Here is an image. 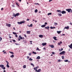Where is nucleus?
Returning <instances> with one entry per match:
<instances>
[{"label": "nucleus", "instance_id": "f257e3e1", "mask_svg": "<svg viewBox=\"0 0 72 72\" xmlns=\"http://www.w3.org/2000/svg\"><path fill=\"white\" fill-rule=\"evenodd\" d=\"M0 67H1L2 69H3L4 70L5 69V67L4 66V65L3 64L0 65Z\"/></svg>", "mask_w": 72, "mask_h": 72}, {"label": "nucleus", "instance_id": "f03ea898", "mask_svg": "<svg viewBox=\"0 0 72 72\" xmlns=\"http://www.w3.org/2000/svg\"><path fill=\"white\" fill-rule=\"evenodd\" d=\"M13 15L15 17H16V16H18L19 15V13H17L15 14L14 13L13 14Z\"/></svg>", "mask_w": 72, "mask_h": 72}, {"label": "nucleus", "instance_id": "7ed1b4c3", "mask_svg": "<svg viewBox=\"0 0 72 72\" xmlns=\"http://www.w3.org/2000/svg\"><path fill=\"white\" fill-rule=\"evenodd\" d=\"M66 10L67 11L68 13H70L71 12L70 11H72V10L71 9H66Z\"/></svg>", "mask_w": 72, "mask_h": 72}, {"label": "nucleus", "instance_id": "20e7f679", "mask_svg": "<svg viewBox=\"0 0 72 72\" xmlns=\"http://www.w3.org/2000/svg\"><path fill=\"white\" fill-rule=\"evenodd\" d=\"M66 53V52L65 51H62L60 53V55H62V54H63L64 55V53Z\"/></svg>", "mask_w": 72, "mask_h": 72}, {"label": "nucleus", "instance_id": "39448f33", "mask_svg": "<svg viewBox=\"0 0 72 72\" xmlns=\"http://www.w3.org/2000/svg\"><path fill=\"white\" fill-rule=\"evenodd\" d=\"M49 46H50L51 48H54V45H49Z\"/></svg>", "mask_w": 72, "mask_h": 72}, {"label": "nucleus", "instance_id": "423d86ee", "mask_svg": "<svg viewBox=\"0 0 72 72\" xmlns=\"http://www.w3.org/2000/svg\"><path fill=\"white\" fill-rule=\"evenodd\" d=\"M6 24V26H8V27H10V26H11V24H7V23Z\"/></svg>", "mask_w": 72, "mask_h": 72}, {"label": "nucleus", "instance_id": "0eeeda50", "mask_svg": "<svg viewBox=\"0 0 72 72\" xmlns=\"http://www.w3.org/2000/svg\"><path fill=\"white\" fill-rule=\"evenodd\" d=\"M61 13L62 14H66V12L65 11H62Z\"/></svg>", "mask_w": 72, "mask_h": 72}, {"label": "nucleus", "instance_id": "6e6552de", "mask_svg": "<svg viewBox=\"0 0 72 72\" xmlns=\"http://www.w3.org/2000/svg\"><path fill=\"white\" fill-rule=\"evenodd\" d=\"M42 46H45L46 45V43H43L42 44Z\"/></svg>", "mask_w": 72, "mask_h": 72}, {"label": "nucleus", "instance_id": "1a4fd4ad", "mask_svg": "<svg viewBox=\"0 0 72 72\" xmlns=\"http://www.w3.org/2000/svg\"><path fill=\"white\" fill-rule=\"evenodd\" d=\"M68 46H69L71 49H72V43L70 45H69Z\"/></svg>", "mask_w": 72, "mask_h": 72}, {"label": "nucleus", "instance_id": "9d476101", "mask_svg": "<svg viewBox=\"0 0 72 72\" xmlns=\"http://www.w3.org/2000/svg\"><path fill=\"white\" fill-rule=\"evenodd\" d=\"M39 68V67L38 66H37V67H36L34 68H33V69H34V70H35V69L37 70V69Z\"/></svg>", "mask_w": 72, "mask_h": 72}, {"label": "nucleus", "instance_id": "9b49d317", "mask_svg": "<svg viewBox=\"0 0 72 72\" xmlns=\"http://www.w3.org/2000/svg\"><path fill=\"white\" fill-rule=\"evenodd\" d=\"M64 29H69V26L65 27L64 28Z\"/></svg>", "mask_w": 72, "mask_h": 72}, {"label": "nucleus", "instance_id": "f8f14e48", "mask_svg": "<svg viewBox=\"0 0 72 72\" xmlns=\"http://www.w3.org/2000/svg\"><path fill=\"white\" fill-rule=\"evenodd\" d=\"M43 35H39V37L40 38H42L43 37Z\"/></svg>", "mask_w": 72, "mask_h": 72}, {"label": "nucleus", "instance_id": "ddd939ff", "mask_svg": "<svg viewBox=\"0 0 72 72\" xmlns=\"http://www.w3.org/2000/svg\"><path fill=\"white\" fill-rule=\"evenodd\" d=\"M41 58L39 56H38L36 58V59H40Z\"/></svg>", "mask_w": 72, "mask_h": 72}, {"label": "nucleus", "instance_id": "4468645a", "mask_svg": "<svg viewBox=\"0 0 72 72\" xmlns=\"http://www.w3.org/2000/svg\"><path fill=\"white\" fill-rule=\"evenodd\" d=\"M45 26H46V25L45 24H44L41 26V27H42V28L45 27Z\"/></svg>", "mask_w": 72, "mask_h": 72}, {"label": "nucleus", "instance_id": "2eb2a0df", "mask_svg": "<svg viewBox=\"0 0 72 72\" xmlns=\"http://www.w3.org/2000/svg\"><path fill=\"white\" fill-rule=\"evenodd\" d=\"M57 12H58L60 13H62V11L61 10H57Z\"/></svg>", "mask_w": 72, "mask_h": 72}, {"label": "nucleus", "instance_id": "dca6fc26", "mask_svg": "<svg viewBox=\"0 0 72 72\" xmlns=\"http://www.w3.org/2000/svg\"><path fill=\"white\" fill-rule=\"evenodd\" d=\"M45 28L46 29H49V28H50V27H49V26H48L47 27H45Z\"/></svg>", "mask_w": 72, "mask_h": 72}, {"label": "nucleus", "instance_id": "f3484780", "mask_svg": "<svg viewBox=\"0 0 72 72\" xmlns=\"http://www.w3.org/2000/svg\"><path fill=\"white\" fill-rule=\"evenodd\" d=\"M56 38H57V37H53V38L55 40H57V39Z\"/></svg>", "mask_w": 72, "mask_h": 72}, {"label": "nucleus", "instance_id": "a211bd4d", "mask_svg": "<svg viewBox=\"0 0 72 72\" xmlns=\"http://www.w3.org/2000/svg\"><path fill=\"white\" fill-rule=\"evenodd\" d=\"M26 33L27 34H30V31H27L26 32Z\"/></svg>", "mask_w": 72, "mask_h": 72}, {"label": "nucleus", "instance_id": "6ab92c4d", "mask_svg": "<svg viewBox=\"0 0 72 72\" xmlns=\"http://www.w3.org/2000/svg\"><path fill=\"white\" fill-rule=\"evenodd\" d=\"M21 24H22V23H25V21H21Z\"/></svg>", "mask_w": 72, "mask_h": 72}, {"label": "nucleus", "instance_id": "aec40b11", "mask_svg": "<svg viewBox=\"0 0 72 72\" xmlns=\"http://www.w3.org/2000/svg\"><path fill=\"white\" fill-rule=\"evenodd\" d=\"M37 50H38V51H40V50H41L39 49V48L38 47H37Z\"/></svg>", "mask_w": 72, "mask_h": 72}, {"label": "nucleus", "instance_id": "412c9836", "mask_svg": "<svg viewBox=\"0 0 72 72\" xmlns=\"http://www.w3.org/2000/svg\"><path fill=\"white\" fill-rule=\"evenodd\" d=\"M64 62H69V61H68V60H64Z\"/></svg>", "mask_w": 72, "mask_h": 72}, {"label": "nucleus", "instance_id": "4be33fe9", "mask_svg": "<svg viewBox=\"0 0 72 72\" xmlns=\"http://www.w3.org/2000/svg\"><path fill=\"white\" fill-rule=\"evenodd\" d=\"M19 37L20 38V39H23V38H22V37L21 35L19 36Z\"/></svg>", "mask_w": 72, "mask_h": 72}, {"label": "nucleus", "instance_id": "5701e85b", "mask_svg": "<svg viewBox=\"0 0 72 72\" xmlns=\"http://www.w3.org/2000/svg\"><path fill=\"white\" fill-rule=\"evenodd\" d=\"M29 60H30V61H32L33 60V59H32L31 58H30L29 59Z\"/></svg>", "mask_w": 72, "mask_h": 72}, {"label": "nucleus", "instance_id": "b1692460", "mask_svg": "<svg viewBox=\"0 0 72 72\" xmlns=\"http://www.w3.org/2000/svg\"><path fill=\"white\" fill-rule=\"evenodd\" d=\"M41 72V69H39L37 71V72Z\"/></svg>", "mask_w": 72, "mask_h": 72}, {"label": "nucleus", "instance_id": "393cba45", "mask_svg": "<svg viewBox=\"0 0 72 72\" xmlns=\"http://www.w3.org/2000/svg\"><path fill=\"white\" fill-rule=\"evenodd\" d=\"M57 33H60L61 32V31H57Z\"/></svg>", "mask_w": 72, "mask_h": 72}, {"label": "nucleus", "instance_id": "a878e982", "mask_svg": "<svg viewBox=\"0 0 72 72\" xmlns=\"http://www.w3.org/2000/svg\"><path fill=\"white\" fill-rule=\"evenodd\" d=\"M58 15H59V16H60V17H61V16H62V14H58Z\"/></svg>", "mask_w": 72, "mask_h": 72}, {"label": "nucleus", "instance_id": "bb28decb", "mask_svg": "<svg viewBox=\"0 0 72 72\" xmlns=\"http://www.w3.org/2000/svg\"><path fill=\"white\" fill-rule=\"evenodd\" d=\"M14 55H12L11 56H10L11 58H14Z\"/></svg>", "mask_w": 72, "mask_h": 72}, {"label": "nucleus", "instance_id": "cd10ccee", "mask_svg": "<svg viewBox=\"0 0 72 72\" xmlns=\"http://www.w3.org/2000/svg\"><path fill=\"white\" fill-rule=\"evenodd\" d=\"M63 50V49L62 48L61 49H59L60 51H62Z\"/></svg>", "mask_w": 72, "mask_h": 72}, {"label": "nucleus", "instance_id": "c85d7f7f", "mask_svg": "<svg viewBox=\"0 0 72 72\" xmlns=\"http://www.w3.org/2000/svg\"><path fill=\"white\" fill-rule=\"evenodd\" d=\"M29 27H32V24H31L29 26Z\"/></svg>", "mask_w": 72, "mask_h": 72}, {"label": "nucleus", "instance_id": "c756f323", "mask_svg": "<svg viewBox=\"0 0 72 72\" xmlns=\"http://www.w3.org/2000/svg\"><path fill=\"white\" fill-rule=\"evenodd\" d=\"M6 66L7 67V68H9V65L8 64H7Z\"/></svg>", "mask_w": 72, "mask_h": 72}, {"label": "nucleus", "instance_id": "7c9ffc66", "mask_svg": "<svg viewBox=\"0 0 72 72\" xmlns=\"http://www.w3.org/2000/svg\"><path fill=\"white\" fill-rule=\"evenodd\" d=\"M23 68H26V66L24 65L23 66Z\"/></svg>", "mask_w": 72, "mask_h": 72}, {"label": "nucleus", "instance_id": "2f4dec72", "mask_svg": "<svg viewBox=\"0 0 72 72\" xmlns=\"http://www.w3.org/2000/svg\"><path fill=\"white\" fill-rule=\"evenodd\" d=\"M37 9H36L35 11V13H37Z\"/></svg>", "mask_w": 72, "mask_h": 72}, {"label": "nucleus", "instance_id": "473e14b6", "mask_svg": "<svg viewBox=\"0 0 72 72\" xmlns=\"http://www.w3.org/2000/svg\"><path fill=\"white\" fill-rule=\"evenodd\" d=\"M33 54H37V53H36V52H35L34 51H33Z\"/></svg>", "mask_w": 72, "mask_h": 72}, {"label": "nucleus", "instance_id": "72a5a7b5", "mask_svg": "<svg viewBox=\"0 0 72 72\" xmlns=\"http://www.w3.org/2000/svg\"><path fill=\"white\" fill-rule=\"evenodd\" d=\"M54 24L55 26H56V25H57V24H58V23H55V22H54Z\"/></svg>", "mask_w": 72, "mask_h": 72}, {"label": "nucleus", "instance_id": "f704fd0d", "mask_svg": "<svg viewBox=\"0 0 72 72\" xmlns=\"http://www.w3.org/2000/svg\"><path fill=\"white\" fill-rule=\"evenodd\" d=\"M9 52L11 54H14V53H13V52H11V51H9Z\"/></svg>", "mask_w": 72, "mask_h": 72}, {"label": "nucleus", "instance_id": "c9c22d12", "mask_svg": "<svg viewBox=\"0 0 72 72\" xmlns=\"http://www.w3.org/2000/svg\"><path fill=\"white\" fill-rule=\"evenodd\" d=\"M51 13H50L48 14V15H51Z\"/></svg>", "mask_w": 72, "mask_h": 72}, {"label": "nucleus", "instance_id": "e433bc0d", "mask_svg": "<svg viewBox=\"0 0 72 72\" xmlns=\"http://www.w3.org/2000/svg\"><path fill=\"white\" fill-rule=\"evenodd\" d=\"M17 23L18 24H21V22H17Z\"/></svg>", "mask_w": 72, "mask_h": 72}, {"label": "nucleus", "instance_id": "4c0bfd02", "mask_svg": "<svg viewBox=\"0 0 72 72\" xmlns=\"http://www.w3.org/2000/svg\"><path fill=\"white\" fill-rule=\"evenodd\" d=\"M13 33L14 35H17V33H15V32H13Z\"/></svg>", "mask_w": 72, "mask_h": 72}, {"label": "nucleus", "instance_id": "58836bf2", "mask_svg": "<svg viewBox=\"0 0 72 72\" xmlns=\"http://www.w3.org/2000/svg\"><path fill=\"white\" fill-rule=\"evenodd\" d=\"M62 59H63L64 58V56H63L62 57Z\"/></svg>", "mask_w": 72, "mask_h": 72}, {"label": "nucleus", "instance_id": "ea45409f", "mask_svg": "<svg viewBox=\"0 0 72 72\" xmlns=\"http://www.w3.org/2000/svg\"><path fill=\"white\" fill-rule=\"evenodd\" d=\"M31 64L32 66L33 67H35V66H34V64H33L31 63Z\"/></svg>", "mask_w": 72, "mask_h": 72}, {"label": "nucleus", "instance_id": "a19ab883", "mask_svg": "<svg viewBox=\"0 0 72 72\" xmlns=\"http://www.w3.org/2000/svg\"><path fill=\"white\" fill-rule=\"evenodd\" d=\"M2 40V38L1 37H0V41H1Z\"/></svg>", "mask_w": 72, "mask_h": 72}, {"label": "nucleus", "instance_id": "79ce46f5", "mask_svg": "<svg viewBox=\"0 0 72 72\" xmlns=\"http://www.w3.org/2000/svg\"><path fill=\"white\" fill-rule=\"evenodd\" d=\"M15 45H20V44L18 43H15Z\"/></svg>", "mask_w": 72, "mask_h": 72}, {"label": "nucleus", "instance_id": "37998d69", "mask_svg": "<svg viewBox=\"0 0 72 72\" xmlns=\"http://www.w3.org/2000/svg\"><path fill=\"white\" fill-rule=\"evenodd\" d=\"M6 63H7V64H9V62H8L6 60Z\"/></svg>", "mask_w": 72, "mask_h": 72}, {"label": "nucleus", "instance_id": "c03bdc74", "mask_svg": "<svg viewBox=\"0 0 72 72\" xmlns=\"http://www.w3.org/2000/svg\"><path fill=\"white\" fill-rule=\"evenodd\" d=\"M35 5H39V3H35Z\"/></svg>", "mask_w": 72, "mask_h": 72}, {"label": "nucleus", "instance_id": "a18cd8bd", "mask_svg": "<svg viewBox=\"0 0 72 72\" xmlns=\"http://www.w3.org/2000/svg\"><path fill=\"white\" fill-rule=\"evenodd\" d=\"M50 28H51V29H53V27L51 26L50 27Z\"/></svg>", "mask_w": 72, "mask_h": 72}, {"label": "nucleus", "instance_id": "49530a36", "mask_svg": "<svg viewBox=\"0 0 72 72\" xmlns=\"http://www.w3.org/2000/svg\"><path fill=\"white\" fill-rule=\"evenodd\" d=\"M15 36L16 37H18V35H15Z\"/></svg>", "mask_w": 72, "mask_h": 72}, {"label": "nucleus", "instance_id": "de8ad7c7", "mask_svg": "<svg viewBox=\"0 0 72 72\" xmlns=\"http://www.w3.org/2000/svg\"><path fill=\"white\" fill-rule=\"evenodd\" d=\"M60 44H62V42L61 41H60Z\"/></svg>", "mask_w": 72, "mask_h": 72}, {"label": "nucleus", "instance_id": "09e8293b", "mask_svg": "<svg viewBox=\"0 0 72 72\" xmlns=\"http://www.w3.org/2000/svg\"><path fill=\"white\" fill-rule=\"evenodd\" d=\"M16 4L18 6H19V5H18V3H16Z\"/></svg>", "mask_w": 72, "mask_h": 72}, {"label": "nucleus", "instance_id": "8fccbe9b", "mask_svg": "<svg viewBox=\"0 0 72 72\" xmlns=\"http://www.w3.org/2000/svg\"><path fill=\"white\" fill-rule=\"evenodd\" d=\"M13 41H14V42H15V40H12Z\"/></svg>", "mask_w": 72, "mask_h": 72}, {"label": "nucleus", "instance_id": "3c124183", "mask_svg": "<svg viewBox=\"0 0 72 72\" xmlns=\"http://www.w3.org/2000/svg\"><path fill=\"white\" fill-rule=\"evenodd\" d=\"M47 24H48V23H47V22H45V24H46V25Z\"/></svg>", "mask_w": 72, "mask_h": 72}, {"label": "nucleus", "instance_id": "603ef678", "mask_svg": "<svg viewBox=\"0 0 72 72\" xmlns=\"http://www.w3.org/2000/svg\"><path fill=\"white\" fill-rule=\"evenodd\" d=\"M34 70L35 71V72H37V70L36 69H35Z\"/></svg>", "mask_w": 72, "mask_h": 72}, {"label": "nucleus", "instance_id": "864d4df0", "mask_svg": "<svg viewBox=\"0 0 72 72\" xmlns=\"http://www.w3.org/2000/svg\"><path fill=\"white\" fill-rule=\"evenodd\" d=\"M28 54H29V55H31V53H29Z\"/></svg>", "mask_w": 72, "mask_h": 72}, {"label": "nucleus", "instance_id": "5fc2aeb1", "mask_svg": "<svg viewBox=\"0 0 72 72\" xmlns=\"http://www.w3.org/2000/svg\"><path fill=\"white\" fill-rule=\"evenodd\" d=\"M27 21H30V19H27Z\"/></svg>", "mask_w": 72, "mask_h": 72}, {"label": "nucleus", "instance_id": "6e6d98bb", "mask_svg": "<svg viewBox=\"0 0 72 72\" xmlns=\"http://www.w3.org/2000/svg\"><path fill=\"white\" fill-rule=\"evenodd\" d=\"M58 45H60V43H58Z\"/></svg>", "mask_w": 72, "mask_h": 72}, {"label": "nucleus", "instance_id": "4d7b16f0", "mask_svg": "<svg viewBox=\"0 0 72 72\" xmlns=\"http://www.w3.org/2000/svg\"><path fill=\"white\" fill-rule=\"evenodd\" d=\"M3 54H6V52H4V53Z\"/></svg>", "mask_w": 72, "mask_h": 72}, {"label": "nucleus", "instance_id": "13d9d810", "mask_svg": "<svg viewBox=\"0 0 72 72\" xmlns=\"http://www.w3.org/2000/svg\"><path fill=\"white\" fill-rule=\"evenodd\" d=\"M64 35H65V34H63L62 35H61V36H64Z\"/></svg>", "mask_w": 72, "mask_h": 72}, {"label": "nucleus", "instance_id": "bf43d9fd", "mask_svg": "<svg viewBox=\"0 0 72 72\" xmlns=\"http://www.w3.org/2000/svg\"><path fill=\"white\" fill-rule=\"evenodd\" d=\"M24 36H25V37H27V35H24Z\"/></svg>", "mask_w": 72, "mask_h": 72}, {"label": "nucleus", "instance_id": "052dcab7", "mask_svg": "<svg viewBox=\"0 0 72 72\" xmlns=\"http://www.w3.org/2000/svg\"><path fill=\"white\" fill-rule=\"evenodd\" d=\"M4 9V8H1V10H3V9Z\"/></svg>", "mask_w": 72, "mask_h": 72}, {"label": "nucleus", "instance_id": "680f3d73", "mask_svg": "<svg viewBox=\"0 0 72 72\" xmlns=\"http://www.w3.org/2000/svg\"><path fill=\"white\" fill-rule=\"evenodd\" d=\"M51 1H52V0H50L49 1V2H51Z\"/></svg>", "mask_w": 72, "mask_h": 72}, {"label": "nucleus", "instance_id": "e2e57ef3", "mask_svg": "<svg viewBox=\"0 0 72 72\" xmlns=\"http://www.w3.org/2000/svg\"><path fill=\"white\" fill-rule=\"evenodd\" d=\"M12 7H14V5H12Z\"/></svg>", "mask_w": 72, "mask_h": 72}, {"label": "nucleus", "instance_id": "0e129e2a", "mask_svg": "<svg viewBox=\"0 0 72 72\" xmlns=\"http://www.w3.org/2000/svg\"><path fill=\"white\" fill-rule=\"evenodd\" d=\"M58 62H60V60H58Z\"/></svg>", "mask_w": 72, "mask_h": 72}, {"label": "nucleus", "instance_id": "69168bd1", "mask_svg": "<svg viewBox=\"0 0 72 72\" xmlns=\"http://www.w3.org/2000/svg\"><path fill=\"white\" fill-rule=\"evenodd\" d=\"M53 42H54V43H55V41H54V40H53Z\"/></svg>", "mask_w": 72, "mask_h": 72}, {"label": "nucleus", "instance_id": "338daca9", "mask_svg": "<svg viewBox=\"0 0 72 72\" xmlns=\"http://www.w3.org/2000/svg\"><path fill=\"white\" fill-rule=\"evenodd\" d=\"M3 72H6V71H5V70H4L3 71Z\"/></svg>", "mask_w": 72, "mask_h": 72}, {"label": "nucleus", "instance_id": "774afa93", "mask_svg": "<svg viewBox=\"0 0 72 72\" xmlns=\"http://www.w3.org/2000/svg\"><path fill=\"white\" fill-rule=\"evenodd\" d=\"M27 59H29V57L28 56L27 57Z\"/></svg>", "mask_w": 72, "mask_h": 72}]
</instances>
